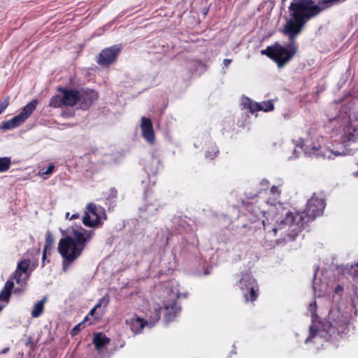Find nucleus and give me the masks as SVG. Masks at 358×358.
I'll return each mask as SVG.
<instances>
[{
	"instance_id": "f257e3e1",
	"label": "nucleus",
	"mask_w": 358,
	"mask_h": 358,
	"mask_svg": "<svg viewBox=\"0 0 358 358\" xmlns=\"http://www.w3.org/2000/svg\"><path fill=\"white\" fill-rule=\"evenodd\" d=\"M324 208V201L318 197L313 196L307 203L306 212H287L285 216L280 221L276 220V224L273 228L269 226L268 218L263 220L262 224L264 229L268 232L271 231L274 235L280 232L281 236H284V234L287 236V237H283L284 240H294L305 223L321 215Z\"/></svg>"
},
{
	"instance_id": "f03ea898",
	"label": "nucleus",
	"mask_w": 358,
	"mask_h": 358,
	"mask_svg": "<svg viewBox=\"0 0 358 358\" xmlns=\"http://www.w3.org/2000/svg\"><path fill=\"white\" fill-rule=\"evenodd\" d=\"M345 0H320L319 5H313L311 0H294L289 6L290 18L286 22L283 32L289 36L291 43L299 35L306 22L325 9L324 4L341 2Z\"/></svg>"
},
{
	"instance_id": "7ed1b4c3",
	"label": "nucleus",
	"mask_w": 358,
	"mask_h": 358,
	"mask_svg": "<svg viewBox=\"0 0 358 358\" xmlns=\"http://www.w3.org/2000/svg\"><path fill=\"white\" fill-rule=\"evenodd\" d=\"M349 322L341 313H336L335 315L331 313L328 319L322 324V331L331 337L336 338L341 334L348 332Z\"/></svg>"
},
{
	"instance_id": "20e7f679",
	"label": "nucleus",
	"mask_w": 358,
	"mask_h": 358,
	"mask_svg": "<svg viewBox=\"0 0 358 358\" xmlns=\"http://www.w3.org/2000/svg\"><path fill=\"white\" fill-rule=\"evenodd\" d=\"M295 52L296 49L294 47L288 50L279 44H276L274 46L262 50L261 53L272 58L277 62L279 67H282L291 59Z\"/></svg>"
},
{
	"instance_id": "39448f33",
	"label": "nucleus",
	"mask_w": 358,
	"mask_h": 358,
	"mask_svg": "<svg viewBox=\"0 0 358 358\" xmlns=\"http://www.w3.org/2000/svg\"><path fill=\"white\" fill-rule=\"evenodd\" d=\"M245 302H254L258 297L259 286L250 273H244L238 281Z\"/></svg>"
},
{
	"instance_id": "423d86ee",
	"label": "nucleus",
	"mask_w": 358,
	"mask_h": 358,
	"mask_svg": "<svg viewBox=\"0 0 358 358\" xmlns=\"http://www.w3.org/2000/svg\"><path fill=\"white\" fill-rule=\"evenodd\" d=\"M63 238L60 239L58 246H76V244H84L91 238L92 231H80L73 229L69 234L62 231Z\"/></svg>"
},
{
	"instance_id": "0eeeda50",
	"label": "nucleus",
	"mask_w": 358,
	"mask_h": 358,
	"mask_svg": "<svg viewBox=\"0 0 358 358\" xmlns=\"http://www.w3.org/2000/svg\"><path fill=\"white\" fill-rule=\"evenodd\" d=\"M94 203H89L86 207V211L83 217V223L90 227H96L101 224L100 212Z\"/></svg>"
},
{
	"instance_id": "6e6552de",
	"label": "nucleus",
	"mask_w": 358,
	"mask_h": 358,
	"mask_svg": "<svg viewBox=\"0 0 358 358\" xmlns=\"http://www.w3.org/2000/svg\"><path fill=\"white\" fill-rule=\"evenodd\" d=\"M84 248H58L63 258L62 270L66 272L71 264L80 255Z\"/></svg>"
},
{
	"instance_id": "1a4fd4ad",
	"label": "nucleus",
	"mask_w": 358,
	"mask_h": 358,
	"mask_svg": "<svg viewBox=\"0 0 358 358\" xmlns=\"http://www.w3.org/2000/svg\"><path fill=\"white\" fill-rule=\"evenodd\" d=\"M341 138L344 144L355 142L358 139V118L351 120L350 123L344 127Z\"/></svg>"
},
{
	"instance_id": "9d476101",
	"label": "nucleus",
	"mask_w": 358,
	"mask_h": 358,
	"mask_svg": "<svg viewBox=\"0 0 358 358\" xmlns=\"http://www.w3.org/2000/svg\"><path fill=\"white\" fill-rule=\"evenodd\" d=\"M121 48L120 45H115L103 50L99 53L97 62L103 66L113 63L116 59Z\"/></svg>"
},
{
	"instance_id": "9b49d317",
	"label": "nucleus",
	"mask_w": 358,
	"mask_h": 358,
	"mask_svg": "<svg viewBox=\"0 0 358 358\" xmlns=\"http://www.w3.org/2000/svg\"><path fill=\"white\" fill-rule=\"evenodd\" d=\"M30 264V260L25 259L18 262L17 269L14 273V278L16 283L24 287L26 285V280L29 277L27 269Z\"/></svg>"
},
{
	"instance_id": "f8f14e48",
	"label": "nucleus",
	"mask_w": 358,
	"mask_h": 358,
	"mask_svg": "<svg viewBox=\"0 0 358 358\" xmlns=\"http://www.w3.org/2000/svg\"><path fill=\"white\" fill-rule=\"evenodd\" d=\"M98 99V93L92 90L79 92V102L83 109L89 108L92 103Z\"/></svg>"
},
{
	"instance_id": "ddd939ff",
	"label": "nucleus",
	"mask_w": 358,
	"mask_h": 358,
	"mask_svg": "<svg viewBox=\"0 0 358 358\" xmlns=\"http://www.w3.org/2000/svg\"><path fill=\"white\" fill-rule=\"evenodd\" d=\"M125 324L129 327L131 332L136 335L142 333L143 328L148 324V322L146 320L135 315L133 317L126 320Z\"/></svg>"
},
{
	"instance_id": "4468645a",
	"label": "nucleus",
	"mask_w": 358,
	"mask_h": 358,
	"mask_svg": "<svg viewBox=\"0 0 358 358\" xmlns=\"http://www.w3.org/2000/svg\"><path fill=\"white\" fill-rule=\"evenodd\" d=\"M141 128L143 138L148 143H152L155 141V134L151 120L145 117H142Z\"/></svg>"
},
{
	"instance_id": "2eb2a0df",
	"label": "nucleus",
	"mask_w": 358,
	"mask_h": 358,
	"mask_svg": "<svg viewBox=\"0 0 358 358\" xmlns=\"http://www.w3.org/2000/svg\"><path fill=\"white\" fill-rule=\"evenodd\" d=\"M63 94V104L66 106H73L79 102V91L74 90L60 89Z\"/></svg>"
},
{
	"instance_id": "dca6fc26",
	"label": "nucleus",
	"mask_w": 358,
	"mask_h": 358,
	"mask_svg": "<svg viewBox=\"0 0 358 358\" xmlns=\"http://www.w3.org/2000/svg\"><path fill=\"white\" fill-rule=\"evenodd\" d=\"M110 342V338L102 332H96L93 334L92 343L96 351H101Z\"/></svg>"
},
{
	"instance_id": "f3484780",
	"label": "nucleus",
	"mask_w": 358,
	"mask_h": 358,
	"mask_svg": "<svg viewBox=\"0 0 358 358\" xmlns=\"http://www.w3.org/2000/svg\"><path fill=\"white\" fill-rule=\"evenodd\" d=\"M159 262L162 267H164L167 271L174 270L176 265V258L173 252H166L165 250H164Z\"/></svg>"
},
{
	"instance_id": "a211bd4d",
	"label": "nucleus",
	"mask_w": 358,
	"mask_h": 358,
	"mask_svg": "<svg viewBox=\"0 0 358 358\" xmlns=\"http://www.w3.org/2000/svg\"><path fill=\"white\" fill-rule=\"evenodd\" d=\"M14 287V282L12 280H7L3 288L0 292V301L8 302L11 295V291Z\"/></svg>"
},
{
	"instance_id": "6ab92c4d",
	"label": "nucleus",
	"mask_w": 358,
	"mask_h": 358,
	"mask_svg": "<svg viewBox=\"0 0 358 358\" xmlns=\"http://www.w3.org/2000/svg\"><path fill=\"white\" fill-rule=\"evenodd\" d=\"M37 103H38L37 100L31 101L28 104H27L22 109V111L19 115H17L18 117H21L23 122L28 118V117L35 110V108L37 106Z\"/></svg>"
},
{
	"instance_id": "aec40b11",
	"label": "nucleus",
	"mask_w": 358,
	"mask_h": 358,
	"mask_svg": "<svg viewBox=\"0 0 358 358\" xmlns=\"http://www.w3.org/2000/svg\"><path fill=\"white\" fill-rule=\"evenodd\" d=\"M22 123L23 122L21 117H18V115H16L11 120L4 122L0 127V129L4 130H10L20 126Z\"/></svg>"
},
{
	"instance_id": "412c9836",
	"label": "nucleus",
	"mask_w": 358,
	"mask_h": 358,
	"mask_svg": "<svg viewBox=\"0 0 358 358\" xmlns=\"http://www.w3.org/2000/svg\"><path fill=\"white\" fill-rule=\"evenodd\" d=\"M180 308L177 306L176 303H173L166 307L165 317L167 321H172L180 312Z\"/></svg>"
},
{
	"instance_id": "4be33fe9",
	"label": "nucleus",
	"mask_w": 358,
	"mask_h": 358,
	"mask_svg": "<svg viewBox=\"0 0 358 358\" xmlns=\"http://www.w3.org/2000/svg\"><path fill=\"white\" fill-rule=\"evenodd\" d=\"M296 146L303 149L305 153L308 155L314 154L315 151L318 150L316 146H311L308 141H304L303 139H300L297 142Z\"/></svg>"
},
{
	"instance_id": "5701e85b",
	"label": "nucleus",
	"mask_w": 358,
	"mask_h": 358,
	"mask_svg": "<svg viewBox=\"0 0 358 358\" xmlns=\"http://www.w3.org/2000/svg\"><path fill=\"white\" fill-rule=\"evenodd\" d=\"M255 108H254V106H250V108L252 110H264L265 112L273 110L274 108L273 103L271 101H266L255 103Z\"/></svg>"
},
{
	"instance_id": "b1692460",
	"label": "nucleus",
	"mask_w": 358,
	"mask_h": 358,
	"mask_svg": "<svg viewBox=\"0 0 358 358\" xmlns=\"http://www.w3.org/2000/svg\"><path fill=\"white\" fill-rule=\"evenodd\" d=\"M109 301H110L109 296L108 294H106L99 300L98 303L94 306V307H93L90 310V311L86 316H88V317H89L90 316L94 315L96 310L98 308H100L102 306V304H104L106 306H108L109 303Z\"/></svg>"
},
{
	"instance_id": "393cba45",
	"label": "nucleus",
	"mask_w": 358,
	"mask_h": 358,
	"mask_svg": "<svg viewBox=\"0 0 358 358\" xmlns=\"http://www.w3.org/2000/svg\"><path fill=\"white\" fill-rule=\"evenodd\" d=\"M283 210L282 204L278 203L275 205H271L270 208L267 210H264V216H266V214L268 215V217H273L274 215H277L280 211Z\"/></svg>"
},
{
	"instance_id": "a878e982",
	"label": "nucleus",
	"mask_w": 358,
	"mask_h": 358,
	"mask_svg": "<svg viewBox=\"0 0 358 358\" xmlns=\"http://www.w3.org/2000/svg\"><path fill=\"white\" fill-rule=\"evenodd\" d=\"M44 303L45 299L38 301L35 304L31 311V316L33 317H38L43 313Z\"/></svg>"
},
{
	"instance_id": "bb28decb",
	"label": "nucleus",
	"mask_w": 358,
	"mask_h": 358,
	"mask_svg": "<svg viewBox=\"0 0 358 358\" xmlns=\"http://www.w3.org/2000/svg\"><path fill=\"white\" fill-rule=\"evenodd\" d=\"M88 321V316H85L82 322L76 324L71 331V336H77L79 332L84 328V324Z\"/></svg>"
},
{
	"instance_id": "cd10ccee",
	"label": "nucleus",
	"mask_w": 358,
	"mask_h": 358,
	"mask_svg": "<svg viewBox=\"0 0 358 358\" xmlns=\"http://www.w3.org/2000/svg\"><path fill=\"white\" fill-rule=\"evenodd\" d=\"M62 105H64L63 95H55L51 99L50 101V106L53 108H59Z\"/></svg>"
},
{
	"instance_id": "c85d7f7f",
	"label": "nucleus",
	"mask_w": 358,
	"mask_h": 358,
	"mask_svg": "<svg viewBox=\"0 0 358 358\" xmlns=\"http://www.w3.org/2000/svg\"><path fill=\"white\" fill-rule=\"evenodd\" d=\"M10 159L8 157H0V172L7 171L10 166Z\"/></svg>"
},
{
	"instance_id": "c756f323",
	"label": "nucleus",
	"mask_w": 358,
	"mask_h": 358,
	"mask_svg": "<svg viewBox=\"0 0 358 358\" xmlns=\"http://www.w3.org/2000/svg\"><path fill=\"white\" fill-rule=\"evenodd\" d=\"M348 273L352 278L358 277V263L352 264L348 268Z\"/></svg>"
},
{
	"instance_id": "7c9ffc66",
	"label": "nucleus",
	"mask_w": 358,
	"mask_h": 358,
	"mask_svg": "<svg viewBox=\"0 0 358 358\" xmlns=\"http://www.w3.org/2000/svg\"><path fill=\"white\" fill-rule=\"evenodd\" d=\"M9 105V97L7 96L3 101L0 103V114L8 107Z\"/></svg>"
},
{
	"instance_id": "2f4dec72",
	"label": "nucleus",
	"mask_w": 358,
	"mask_h": 358,
	"mask_svg": "<svg viewBox=\"0 0 358 358\" xmlns=\"http://www.w3.org/2000/svg\"><path fill=\"white\" fill-rule=\"evenodd\" d=\"M45 241L46 244L45 246H49L52 245L54 242L52 235L50 234V231H47V233L45 234Z\"/></svg>"
},
{
	"instance_id": "473e14b6",
	"label": "nucleus",
	"mask_w": 358,
	"mask_h": 358,
	"mask_svg": "<svg viewBox=\"0 0 358 358\" xmlns=\"http://www.w3.org/2000/svg\"><path fill=\"white\" fill-rule=\"evenodd\" d=\"M54 169H55V166L52 164H51L48 166L47 170L43 172V174L50 175L52 173Z\"/></svg>"
},
{
	"instance_id": "72a5a7b5",
	"label": "nucleus",
	"mask_w": 358,
	"mask_h": 358,
	"mask_svg": "<svg viewBox=\"0 0 358 358\" xmlns=\"http://www.w3.org/2000/svg\"><path fill=\"white\" fill-rule=\"evenodd\" d=\"M271 192L273 194V196H278L280 193V190L278 189V187L275 185H273L271 188Z\"/></svg>"
},
{
	"instance_id": "f704fd0d",
	"label": "nucleus",
	"mask_w": 358,
	"mask_h": 358,
	"mask_svg": "<svg viewBox=\"0 0 358 358\" xmlns=\"http://www.w3.org/2000/svg\"><path fill=\"white\" fill-rule=\"evenodd\" d=\"M51 248H43V254H42V263L43 266L45 264V260L46 259L47 250L48 249H50Z\"/></svg>"
},
{
	"instance_id": "c9c22d12",
	"label": "nucleus",
	"mask_w": 358,
	"mask_h": 358,
	"mask_svg": "<svg viewBox=\"0 0 358 358\" xmlns=\"http://www.w3.org/2000/svg\"><path fill=\"white\" fill-rule=\"evenodd\" d=\"M343 291V287L340 285H338L335 288V292L336 294H339L340 292H342Z\"/></svg>"
},
{
	"instance_id": "e433bc0d",
	"label": "nucleus",
	"mask_w": 358,
	"mask_h": 358,
	"mask_svg": "<svg viewBox=\"0 0 358 358\" xmlns=\"http://www.w3.org/2000/svg\"><path fill=\"white\" fill-rule=\"evenodd\" d=\"M315 336V334L313 333V327H310V336L307 338L306 340H309Z\"/></svg>"
},
{
	"instance_id": "4c0bfd02",
	"label": "nucleus",
	"mask_w": 358,
	"mask_h": 358,
	"mask_svg": "<svg viewBox=\"0 0 358 358\" xmlns=\"http://www.w3.org/2000/svg\"><path fill=\"white\" fill-rule=\"evenodd\" d=\"M78 217H79V214L75 213V214H73L72 215H71V217H69V220H72L77 219Z\"/></svg>"
},
{
	"instance_id": "58836bf2",
	"label": "nucleus",
	"mask_w": 358,
	"mask_h": 358,
	"mask_svg": "<svg viewBox=\"0 0 358 358\" xmlns=\"http://www.w3.org/2000/svg\"><path fill=\"white\" fill-rule=\"evenodd\" d=\"M231 59H224L223 63H224V65L225 66H227L231 63Z\"/></svg>"
},
{
	"instance_id": "ea45409f",
	"label": "nucleus",
	"mask_w": 358,
	"mask_h": 358,
	"mask_svg": "<svg viewBox=\"0 0 358 358\" xmlns=\"http://www.w3.org/2000/svg\"><path fill=\"white\" fill-rule=\"evenodd\" d=\"M333 152L331 151H328V154L327 153H324L322 155V156L324 157H327V158H330L331 157V154H332Z\"/></svg>"
},
{
	"instance_id": "a19ab883",
	"label": "nucleus",
	"mask_w": 358,
	"mask_h": 358,
	"mask_svg": "<svg viewBox=\"0 0 358 358\" xmlns=\"http://www.w3.org/2000/svg\"><path fill=\"white\" fill-rule=\"evenodd\" d=\"M310 310H312V308L315 309L316 308V302L314 301L313 303H310Z\"/></svg>"
},
{
	"instance_id": "79ce46f5",
	"label": "nucleus",
	"mask_w": 358,
	"mask_h": 358,
	"mask_svg": "<svg viewBox=\"0 0 358 358\" xmlns=\"http://www.w3.org/2000/svg\"><path fill=\"white\" fill-rule=\"evenodd\" d=\"M24 287H23V288H22V289L15 288V290H14V292H15V293H17H17L21 292L22 291H23V290H24Z\"/></svg>"
},
{
	"instance_id": "37998d69",
	"label": "nucleus",
	"mask_w": 358,
	"mask_h": 358,
	"mask_svg": "<svg viewBox=\"0 0 358 358\" xmlns=\"http://www.w3.org/2000/svg\"><path fill=\"white\" fill-rule=\"evenodd\" d=\"M334 154L336 155V156H338V155H343V153H341V152H334Z\"/></svg>"
},
{
	"instance_id": "c03bdc74",
	"label": "nucleus",
	"mask_w": 358,
	"mask_h": 358,
	"mask_svg": "<svg viewBox=\"0 0 358 358\" xmlns=\"http://www.w3.org/2000/svg\"><path fill=\"white\" fill-rule=\"evenodd\" d=\"M65 217H66V219H69V217H71V216H70V213H69V212H67V213H66V215H65Z\"/></svg>"
},
{
	"instance_id": "a18cd8bd",
	"label": "nucleus",
	"mask_w": 358,
	"mask_h": 358,
	"mask_svg": "<svg viewBox=\"0 0 358 358\" xmlns=\"http://www.w3.org/2000/svg\"><path fill=\"white\" fill-rule=\"evenodd\" d=\"M262 184H264L265 185H267V184H268V181H266V180H263V181H262Z\"/></svg>"
},
{
	"instance_id": "49530a36",
	"label": "nucleus",
	"mask_w": 358,
	"mask_h": 358,
	"mask_svg": "<svg viewBox=\"0 0 358 358\" xmlns=\"http://www.w3.org/2000/svg\"><path fill=\"white\" fill-rule=\"evenodd\" d=\"M4 306H1L0 305V312L2 310V309L3 308Z\"/></svg>"
},
{
	"instance_id": "de8ad7c7",
	"label": "nucleus",
	"mask_w": 358,
	"mask_h": 358,
	"mask_svg": "<svg viewBox=\"0 0 358 358\" xmlns=\"http://www.w3.org/2000/svg\"><path fill=\"white\" fill-rule=\"evenodd\" d=\"M157 320H159L160 319V316L159 315V314H157Z\"/></svg>"
},
{
	"instance_id": "09e8293b",
	"label": "nucleus",
	"mask_w": 358,
	"mask_h": 358,
	"mask_svg": "<svg viewBox=\"0 0 358 358\" xmlns=\"http://www.w3.org/2000/svg\"><path fill=\"white\" fill-rule=\"evenodd\" d=\"M357 175H358V171H357Z\"/></svg>"
}]
</instances>
